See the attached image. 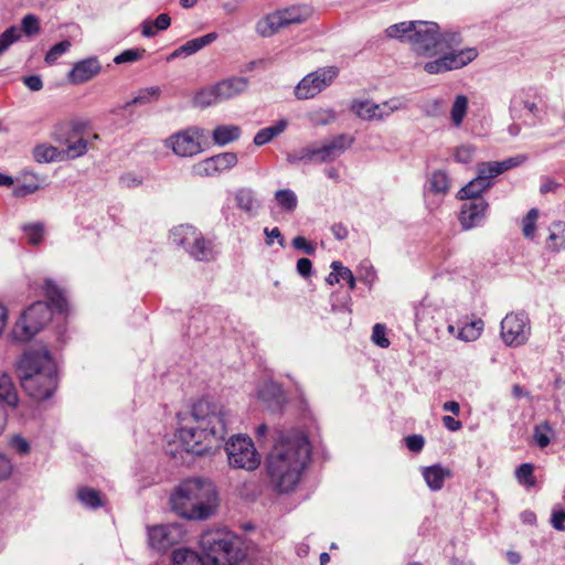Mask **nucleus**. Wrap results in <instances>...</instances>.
<instances>
[{
  "mask_svg": "<svg viewBox=\"0 0 565 565\" xmlns=\"http://www.w3.org/2000/svg\"><path fill=\"white\" fill-rule=\"evenodd\" d=\"M311 456L308 437L299 429L277 431L276 441L267 456L266 468L273 487L288 493L296 489Z\"/></svg>",
  "mask_w": 565,
  "mask_h": 565,
  "instance_id": "obj_1",
  "label": "nucleus"
},
{
  "mask_svg": "<svg viewBox=\"0 0 565 565\" xmlns=\"http://www.w3.org/2000/svg\"><path fill=\"white\" fill-rule=\"evenodd\" d=\"M230 426V414L225 407L209 398L193 403L190 423L178 429V437L188 452L202 456L218 448Z\"/></svg>",
  "mask_w": 565,
  "mask_h": 565,
  "instance_id": "obj_2",
  "label": "nucleus"
},
{
  "mask_svg": "<svg viewBox=\"0 0 565 565\" xmlns=\"http://www.w3.org/2000/svg\"><path fill=\"white\" fill-rule=\"evenodd\" d=\"M17 373L21 386L34 401H46L57 390V365L46 349L25 351L17 362Z\"/></svg>",
  "mask_w": 565,
  "mask_h": 565,
  "instance_id": "obj_3",
  "label": "nucleus"
},
{
  "mask_svg": "<svg viewBox=\"0 0 565 565\" xmlns=\"http://www.w3.org/2000/svg\"><path fill=\"white\" fill-rule=\"evenodd\" d=\"M171 507L175 513L188 520H206L218 505L215 484L202 478L181 482L171 495Z\"/></svg>",
  "mask_w": 565,
  "mask_h": 565,
  "instance_id": "obj_4",
  "label": "nucleus"
},
{
  "mask_svg": "<svg viewBox=\"0 0 565 565\" xmlns=\"http://www.w3.org/2000/svg\"><path fill=\"white\" fill-rule=\"evenodd\" d=\"M401 39L404 40V38ZM405 40L417 56L433 58L423 66L428 74L461 68L478 55L473 47L454 50L447 38H405Z\"/></svg>",
  "mask_w": 565,
  "mask_h": 565,
  "instance_id": "obj_5",
  "label": "nucleus"
},
{
  "mask_svg": "<svg viewBox=\"0 0 565 565\" xmlns=\"http://www.w3.org/2000/svg\"><path fill=\"white\" fill-rule=\"evenodd\" d=\"M44 292L49 302L35 301L21 315L12 330L13 339L21 342L30 341L52 319L53 311L63 313L66 310L64 294L52 279L45 280Z\"/></svg>",
  "mask_w": 565,
  "mask_h": 565,
  "instance_id": "obj_6",
  "label": "nucleus"
},
{
  "mask_svg": "<svg viewBox=\"0 0 565 565\" xmlns=\"http://www.w3.org/2000/svg\"><path fill=\"white\" fill-rule=\"evenodd\" d=\"M200 547L210 565H235L245 557L241 539L225 529L202 533Z\"/></svg>",
  "mask_w": 565,
  "mask_h": 565,
  "instance_id": "obj_7",
  "label": "nucleus"
},
{
  "mask_svg": "<svg viewBox=\"0 0 565 565\" xmlns=\"http://www.w3.org/2000/svg\"><path fill=\"white\" fill-rule=\"evenodd\" d=\"M170 238L174 245L182 247L190 257L198 262H210L214 258L212 242L190 224L173 227Z\"/></svg>",
  "mask_w": 565,
  "mask_h": 565,
  "instance_id": "obj_8",
  "label": "nucleus"
},
{
  "mask_svg": "<svg viewBox=\"0 0 565 565\" xmlns=\"http://www.w3.org/2000/svg\"><path fill=\"white\" fill-rule=\"evenodd\" d=\"M312 14L313 9L309 4L291 6L267 14L257 23L256 29L259 35H274L292 24L306 22Z\"/></svg>",
  "mask_w": 565,
  "mask_h": 565,
  "instance_id": "obj_9",
  "label": "nucleus"
},
{
  "mask_svg": "<svg viewBox=\"0 0 565 565\" xmlns=\"http://www.w3.org/2000/svg\"><path fill=\"white\" fill-rule=\"evenodd\" d=\"M230 466L248 471L255 470L260 463L252 439L241 435L233 436L225 445Z\"/></svg>",
  "mask_w": 565,
  "mask_h": 565,
  "instance_id": "obj_10",
  "label": "nucleus"
},
{
  "mask_svg": "<svg viewBox=\"0 0 565 565\" xmlns=\"http://www.w3.org/2000/svg\"><path fill=\"white\" fill-rule=\"evenodd\" d=\"M337 66L320 67L306 75L296 86L295 96L298 99H309L331 86L339 75Z\"/></svg>",
  "mask_w": 565,
  "mask_h": 565,
  "instance_id": "obj_11",
  "label": "nucleus"
},
{
  "mask_svg": "<svg viewBox=\"0 0 565 565\" xmlns=\"http://www.w3.org/2000/svg\"><path fill=\"white\" fill-rule=\"evenodd\" d=\"M501 338L507 345L520 347L531 334L530 319L523 311L511 312L501 321Z\"/></svg>",
  "mask_w": 565,
  "mask_h": 565,
  "instance_id": "obj_12",
  "label": "nucleus"
},
{
  "mask_svg": "<svg viewBox=\"0 0 565 565\" xmlns=\"http://www.w3.org/2000/svg\"><path fill=\"white\" fill-rule=\"evenodd\" d=\"M509 111L513 119H523L530 125L535 122L541 113L530 89H521L512 96Z\"/></svg>",
  "mask_w": 565,
  "mask_h": 565,
  "instance_id": "obj_13",
  "label": "nucleus"
},
{
  "mask_svg": "<svg viewBox=\"0 0 565 565\" xmlns=\"http://www.w3.org/2000/svg\"><path fill=\"white\" fill-rule=\"evenodd\" d=\"M199 129L191 127L173 134L167 139V146L179 157H193L202 151Z\"/></svg>",
  "mask_w": 565,
  "mask_h": 565,
  "instance_id": "obj_14",
  "label": "nucleus"
},
{
  "mask_svg": "<svg viewBox=\"0 0 565 565\" xmlns=\"http://www.w3.org/2000/svg\"><path fill=\"white\" fill-rule=\"evenodd\" d=\"M183 537V530L178 524L156 525L148 527L149 546L163 553L174 544L179 543Z\"/></svg>",
  "mask_w": 565,
  "mask_h": 565,
  "instance_id": "obj_15",
  "label": "nucleus"
},
{
  "mask_svg": "<svg viewBox=\"0 0 565 565\" xmlns=\"http://www.w3.org/2000/svg\"><path fill=\"white\" fill-rule=\"evenodd\" d=\"M459 222L465 231L481 226L487 217L489 203L486 199L462 200Z\"/></svg>",
  "mask_w": 565,
  "mask_h": 565,
  "instance_id": "obj_16",
  "label": "nucleus"
},
{
  "mask_svg": "<svg viewBox=\"0 0 565 565\" xmlns=\"http://www.w3.org/2000/svg\"><path fill=\"white\" fill-rule=\"evenodd\" d=\"M439 25L431 21L399 22L386 29V35H439Z\"/></svg>",
  "mask_w": 565,
  "mask_h": 565,
  "instance_id": "obj_17",
  "label": "nucleus"
},
{
  "mask_svg": "<svg viewBox=\"0 0 565 565\" xmlns=\"http://www.w3.org/2000/svg\"><path fill=\"white\" fill-rule=\"evenodd\" d=\"M102 71V64L97 57L90 56L74 64L67 74L70 83L74 85L84 84L93 79Z\"/></svg>",
  "mask_w": 565,
  "mask_h": 565,
  "instance_id": "obj_18",
  "label": "nucleus"
},
{
  "mask_svg": "<svg viewBox=\"0 0 565 565\" xmlns=\"http://www.w3.org/2000/svg\"><path fill=\"white\" fill-rule=\"evenodd\" d=\"M492 186V180L483 167L478 163L477 177L462 186L457 193L459 200L484 199L481 194Z\"/></svg>",
  "mask_w": 565,
  "mask_h": 565,
  "instance_id": "obj_19",
  "label": "nucleus"
},
{
  "mask_svg": "<svg viewBox=\"0 0 565 565\" xmlns=\"http://www.w3.org/2000/svg\"><path fill=\"white\" fill-rule=\"evenodd\" d=\"M354 142V138L347 135L341 134L338 135L330 140L326 141L321 147H318V163L333 161L341 153L345 151Z\"/></svg>",
  "mask_w": 565,
  "mask_h": 565,
  "instance_id": "obj_20",
  "label": "nucleus"
},
{
  "mask_svg": "<svg viewBox=\"0 0 565 565\" xmlns=\"http://www.w3.org/2000/svg\"><path fill=\"white\" fill-rule=\"evenodd\" d=\"M249 85L247 77L233 76L216 83L218 99L221 102L234 98L244 93Z\"/></svg>",
  "mask_w": 565,
  "mask_h": 565,
  "instance_id": "obj_21",
  "label": "nucleus"
},
{
  "mask_svg": "<svg viewBox=\"0 0 565 565\" xmlns=\"http://www.w3.org/2000/svg\"><path fill=\"white\" fill-rule=\"evenodd\" d=\"M236 207L247 214L249 217L257 215L262 206L256 192L250 188H239L234 192Z\"/></svg>",
  "mask_w": 565,
  "mask_h": 565,
  "instance_id": "obj_22",
  "label": "nucleus"
},
{
  "mask_svg": "<svg viewBox=\"0 0 565 565\" xmlns=\"http://www.w3.org/2000/svg\"><path fill=\"white\" fill-rule=\"evenodd\" d=\"M382 106L370 99H354L350 110L362 120H383Z\"/></svg>",
  "mask_w": 565,
  "mask_h": 565,
  "instance_id": "obj_23",
  "label": "nucleus"
},
{
  "mask_svg": "<svg viewBox=\"0 0 565 565\" xmlns=\"http://www.w3.org/2000/svg\"><path fill=\"white\" fill-rule=\"evenodd\" d=\"M527 161L526 154H518L515 157L507 158L502 161H487V162H480V164L483 167L486 172L488 173V177L493 180L498 175L502 174L503 172L520 167L524 162Z\"/></svg>",
  "mask_w": 565,
  "mask_h": 565,
  "instance_id": "obj_24",
  "label": "nucleus"
},
{
  "mask_svg": "<svg viewBox=\"0 0 565 565\" xmlns=\"http://www.w3.org/2000/svg\"><path fill=\"white\" fill-rule=\"evenodd\" d=\"M527 161L526 154H518L515 157L507 158L502 161H487V162H480V164L483 167L486 172L488 173V177L493 180L498 175L502 174L503 172L520 167L524 162Z\"/></svg>",
  "mask_w": 565,
  "mask_h": 565,
  "instance_id": "obj_25",
  "label": "nucleus"
},
{
  "mask_svg": "<svg viewBox=\"0 0 565 565\" xmlns=\"http://www.w3.org/2000/svg\"><path fill=\"white\" fill-rule=\"evenodd\" d=\"M527 161L526 154H518L515 157L507 158L502 161H487V162H480V164L483 167L486 172L488 173V177L493 180L498 175L502 174L503 172L520 167L524 162Z\"/></svg>",
  "mask_w": 565,
  "mask_h": 565,
  "instance_id": "obj_26",
  "label": "nucleus"
},
{
  "mask_svg": "<svg viewBox=\"0 0 565 565\" xmlns=\"http://www.w3.org/2000/svg\"><path fill=\"white\" fill-rule=\"evenodd\" d=\"M422 475L427 487L431 491H438L443 488L445 480L451 477V471L440 465H433L424 467Z\"/></svg>",
  "mask_w": 565,
  "mask_h": 565,
  "instance_id": "obj_27",
  "label": "nucleus"
},
{
  "mask_svg": "<svg viewBox=\"0 0 565 565\" xmlns=\"http://www.w3.org/2000/svg\"><path fill=\"white\" fill-rule=\"evenodd\" d=\"M89 127V121L85 119H74L70 122L60 121L53 127V137L57 141H63V135L72 137L82 135Z\"/></svg>",
  "mask_w": 565,
  "mask_h": 565,
  "instance_id": "obj_28",
  "label": "nucleus"
},
{
  "mask_svg": "<svg viewBox=\"0 0 565 565\" xmlns=\"http://www.w3.org/2000/svg\"><path fill=\"white\" fill-rule=\"evenodd\" d=\"M288 127L287 119H279L275 125L260 129L254 137V145L262 147L282 134Z\"/></svg>",
  "mask_w": 565,
  "mask_h": 565,
  "instance_id": "obj_29",
  "label": "nucleus"
},
{
  "mask_svg": "<svg viewBox=\"0 0 565 565\" xmlns=\"http://www.w3.org/2000/svg\"><path fill=\"white\" fill-rule=\"evenodd\" d=\"M0 402L8 406L15 407L19 402L17 388L12 379L7 373L0 372Z\"/></svg>",
  "mask_w": 565,
  "mask_h": 565,
  "instance_id": "obj_30",
  "label": "nucleus"
},
{
  "mask_svg": "<svg viewBox=\"0 0 565 565\" xmlns=\"http://www.w3.org/2000/svg\"><path fill=\"white\" fill-rule=\"evenodd\" d=\"M215 38H194L188 41L185 44L179 46L169 56L168 60H174L182 56H190L196 53L202 47L209 45Z\"/></svg>",
  "mask_w": 565,
  "mask_h": 565,
  "instance_id": "obj_31",
  "label": "nucleus"
},
{
  "mask_svg": "<svg viewBox=\"0 0 565 565\" xmlns=\"http://www.w3.org/2000/svg\"><path fill=\"white\" fill-rule=\"evenodd\" d=\"M242 130L236 125H220L213 130V140L218 146H225L230 142L237 140L241 137Z\"/></svg>",
  "mask_w": 565,
  "mask_h": 565,
  "instance_id": "obj_32",
  "label": "nucleus"
},
{
  "mask_svg": "<svg viewBox=\"0 0 565 565\" xmlns=\"http://www.w3.org/2000/svg\"><path fill=\"white\" fill-rule=\"evenodd\" d=\"M450 188V179L446 171L436 170L427 180V189L429 192L438 195H445Z\"/></svg>",
  "mask_w": 565,
  "mask_h": 565,
  "instance_id": "obj_33",
  "label": "nucleus"
},
{
  "mask_svg": "<svg viewBox=\"0 0 565 565\" xmlns=\"http://www.w3.org/2000/svg\"><path fill=\"white\" fill-rule=\"evenodd\" d=\"M218 103L222 102L218 99L216 84L199 89L193 97V105L200 108H206Z\"/></svg>",
  "mask_w": 565,
  "mask_h": 565,
  "instance_id": "obj_34",
  "label": "nucleus"
},
{
  "mask_svg": "<svg viewBox=\"0 0 565 565\" xmlns=\"http://www.w3.org/2000/svg\"><path fill=\"white\" fill-rule=\"evenodd\" d=\"M72 136L63 135L62 143H66V149L62 150L63 159H76L87 152L88 142L84 138H78L76 141H71Z\"/></svg>",
  "mask_w": 565,
  "mask_h": 565,
  "instance_id": "obj_35",
  "label": "nucleus"
},
{
  "mask_svg": "<svg viewBox=\"0 0 565 565\" xmlns=\"http://www.w3.org/2000/svg\"><path fill=\"white\" fill-rule=\"evenodd\" d=\"M171 565H206V562L192 550L178 548L172 553Z\"/></svg>",
  "mask_w": 565,
  "mask_h": 565,
  "instance_id": "obj_36",
  "label": "nucleus"
},
{
  "mask_svg": "<svg viewBox=\"0 0 565 565\" xmlns=\"http://www.w3.org/2000/svg\"><path fill=\"white\" fill-rule=\"evenodd\" d=\"M161 88L159 86L145 87L138 90L137 95L121 108L127 109L131 105H148L159 99Z\"/></svg>",
  "mask_w": 565,
  "mask_h": 565,
  "instance_id": "obj_37",
  "label": "nucleus"
},
{
  "mask_svg": "<svg viewBox=\"0 0 565 565\" xmlns=\"http://www.w3.org/2000/svg\"><path fill=\"white\" fill-rule=\"evenodd\" d=\"M33 158L39 163L63 160V152L54 146L39 145L33 150Z\"/></svg>",
  "mask_w": 565,
  "mask_h": 565,
  "instance_id": "obj_38",
  "label": "nucleus"
},
{
  "mask_svg": "<svg viewBox=\"0 0 565 565\" xmlns=\"http://www.w3.org/2000/svg\"><path fill=\"white\" fill-rule=\"evenodd\" d=\"M258 396L265 402H273L280 406L284 402L281 386L273 381L265 382L258 391Z\"/></svg>",
  "mask_w": 565,
  "mask_h": 565,
  "instance_id": "obj_39",
  "label": "nucleus"
},
{
  "mask_svg": "<svg viewBox=\"0 0 565 565\" xmlns=\"http://www.w3.org/2000/svg\"><path fill=\"white\" fill-rule=\"evenodd\" d=\"M275 200L278 206L287 213H292L298 206V198L296 193L290 189L276 191Z\"/></svg>",
  "mask_w": 565,
  "mask_h": 565,
  "instance_id": "obj_40",
  "label": "nucleus"
},
{
  "mask_svg": "<svg viewBox=\"0 0 565 565\" xmlns=\"http://www.w3.org/2000/svg\"><path fill=\"white\" fill-rule=\"evenodd\" d=\"M318 149L317 147H303L299 150H296L291 153H288L287 161L291 164H297L300 162L303 163H310L315 162L318 163Z\"/></svg>",
  "mask_w": 565,
  "mask_h": 565,
  "instance_id": "obj_41",
  "label": "nucleus"
},
{
  "mask_svg": "<svg viewBox=\"0 0 565 565\" xmlns=\"http://www.w3.org/2000/svg\"><path fill=\"white\" fill-rule=\"evenodd\" d=\"M546 247L553 252L565 249V223L558 222L553 225Z\"/></svg>",
  "mask_w": 565,
  "mask_h": 565,
  "instance_id": "obj_42",
  "label": "nucleus"
},
{
  "mask_svg": "<svg viewBox=\"0 0 565 565\" xmlns=\"http://www.w3.org/2000/svg\"><path fill=\"white\" fill-rule=\"evenodd\" d=\"M514 477L521 486L527 489L533 488L536 484L534 466L530 462L520 465L514 471Z\"/></svg>",
  "mask_w": 565,
  "mask_h": 565,
  "instance_id": "obj_43",
  "label": "nucleus"
},
{
  "mask_svg": "<svg viewBox=\"0 0 565 565\" xmlns=\"http://www.w3.org/2000/svg\"><path fill=\"white\" fill-rule=\"evenodd\" d=\"M484 323L481 319L466 323L462 328L459 329L457 338L466 342L475 341L481 335Z\"/></svg>",
  "mask_w": 565,
  "mask_h": 565,
  "instance_id": "obj_44",
  "label": "nucleus"
},
{
  "mask_svg": "<svg viewBox=\"0 0 565 565\" xmlns=\"http://www.w3.org/2000/svg\"><path fill=\"white\" fill-rule=\"evenodd\" d=\"M380 105L382 106L381 111L384 120L395 111L408 109L409 99L406 96H396L381 103Z\"/></svg>",
  "mask_w": 565,
  "mask_h": 565,
  "instance_id": "obj_45",
  "label": "nucleus"
},
{
  "mask_svg": "<svg viewBox=\"0 0 565 565\" xmlns=\"http://www.w3.org/2000/svg\"><path fill=\"white\" fill-rule=\"evenodd\" d=\"M79 502L89 509H97L103 505V500L99 491L93 488H81L77 491Z\"/></svg>",
  "mask_w": 565,
  "mask_h": 565,
  "instance_id": "obj_46",
  "label": "nucleus"
},
{
  "mask_svg": "<svg viewBox=\"0 0 565 565\" xmlns=\"http://www.w3.org/2000/svg\"><path fill=\"white\" fill-rule=\"evenodd\" d=\"M468 109V98L465 95H457L450 111V119L456 127H460Z\"/></svg>",
  "mask_w": 565,
  "mask_h": 565,
  "instance_id": "obj_47",
  "label": "nucleus"
},
{
  "mask_svg": "<svg viewBox=\"0 0 565 565\" xmlns=\"http://www.w3.org/2000/svg\"><path fill=\"white\" fill-rule=\"evenodd\" d=\"M171 24V18L168 13H160L154 21H145L142 23V35H154L156 31H164Z\"/></svg>",
  "mask_w": 565,
  "mask_h": 565,
  "instance_id": "obj_48",
  "label": "nucleus"
},
{
  "mask_svg": "<svg viewBox=\"0 0 565 565\" xmlns=\"http://www.w3.org/2000/svg\"><path fill=\"white\" fill-rule=\"evenodd\" d=\"M337 118V114L331 108H319L308 114V119L312 126H327L333 122Z\"/></svg>",
  "mask_w": 565,
  "mask_h": 565,
  "instance_id": "obj_49",
  "label": "nucleus"
},
{
  "mask_svg": "<svg viewBox=\"0 0 565 565\" xmlns=\"http://www.w3.org/2000/svg\"><path fill=\"white\" fill-rule=\"evenodd\" d=\"M553 434V428L548 424V422H543L534 427L533 439L535 445L544 449L551 443V435Z\"/></svg>",
  "mask_w": 565,
  "mask_h": 565,
  "instance_id": "obj_50",
  "label": "nucleus"
},
{
  "mask_svg": "<svg viewBox=\"0 0 565 565\" xmlns=\"http://www.w3.org/2000/svg\"><path fill=\"white\" fill-rule=\"evenodd\" d=\"M192 173L196 177H215L218 174L213 156L193 164Z\"/></svg>",
  "mask_w": 565,
  "mask_h": 565,
  "instance_id": "obj_51",
  "label": "nucleus"
},
{
  "mask_svg": "<svg viewBox=\"0 0 565 565\" xmlns=\"http://www.w3.org/2000/svg\"><path fill=\"white\" fill-rule=\"evenodd\" d=\"M213 159L218 174L231 170L237 164L238 161L235 152H222L213 156Z\"/></svg>",
  "mask_w": 565,
  "mask_h": 565,
  "instance_id": "obj_52",
  "label": "nucleus"
},
{
  "mask_svg": "<svg viewBox=\"0 0 565 565\" xmlns=\"http://www.w3.org/2000/svg\"><path fill=\"white\" fill-rule=\"evenodd\" d=\"M22 231L31 245H39L44 236V226L41 223L24 224Z\"/></svg>",
  "mask_w": 565,
  "mask_h": 565,
  "instance_id": "obj_53",
  "label": "nucleus"
},
{
  "mask_svg": "<svg viewBox=\"0 0 565 565\" xmlns=\"http://www.w3.org/2000/svg\"><path fill=\"white\" fill-rule=\"evenodd\" d=\"M331 269L338 270V277L348 282L349 288L353 290L355 288V278L348 267L343 266L341 262L334 260L331 263Z\"/></svg>",
  "mask_w": 565,
  "mask_h": 565,
  "instance_id": "obj_54",
  "label": "nucleus"
},
{
  "mask_svg": "<svg viewBox=\"0 0 565 565\" xmlns=\"http://www.w3.org/2000/svg\"><path fill=\"white\" fill-rule=\"evenodd\" d=\"M359 279L366 285H372L376 278L375 269L372 264L364 260L358 268Z\"/></svg>",
  "mask_w": 565,
  "mask_h": 565,
  "instance_id": "obj_55",
  "label": "nucleus"
},
{
  "mask_svg": "<svg viewBox=\"0 0 565 565\" xmlns=\"http://www.w3.org/2000/svg\"><path fill=\"white\" fill-rule=\"evenodd\" d=\"M539 217V211L531 209L523 220V235L527 238H532L535 233V222Z\"/></svg>",
  "mask_w": 565,
  "mask_h": 565,
  "instance_id": "obj_56",
  "label": "nucleus"
},
{
  "mask_svg": "<svg viewBox=\"0 0 565 565\" xmlns=\"http://www.w3.org/2000/svg\"><path fill=\"white\" fill-rule=\"evenodd\" d=\"M71 47V43L67 40L61 41L50 49V51L45 55V62L47 64H53L60 56H62L68 49Z\"/></svg>",
  "mask_w": 565,
  "mask_h": 565,
  "instance_id": "obj_57",
  "label": "nucleus"
},
{
  "mask_svg": "<svg viewBox=\"0 0 565 565\" xmlns=\"http://www.w3.org/2000/svg\"><path fill=\"white\" fill-rule=\"evenodd\" d=\"M372 341L379 345L380 348H387L390 345V340L386 338V328L381 323H376L373 327L372 332Z\"/></svg>",
  "mask_w": 565,
  "mask_h": 565,
  "instance_id": "obj_58",
  "label": "nucleus"
},
{
  "mask_svg": "<svg viewBox=\"0 0 565 565\" xmlns=\"http://www.w3.org/2000/svg\"><path fill=\"white\" fill-rule=\"evenodd\" d=\"M143 52H145L143 50L128 49V50H125L124 52H121L120 54H118L117 56H115L114 62L116 64L131 63V62L139 60L141 57V55L143 54Z\"/></svg>",
  "mask_w": 565,
  "mask_h": 565,
  "instance_id": "obj_59",
  "label": "nucleus"
},
{
  "mask_svg": "<svg viewBox=\"0 0 565 565\" xmlns=\"http://www.w3.org/2000/svg\"><path fill=\"white\" fill-rule=\"evenodd\" d=\"M551 525L557 531H565V509L558 505L553 507L551 513Z\"/></svg>",
  "mask_w": 565,
  "mask_h": 565,
  "instance_id": "obj_60",
  "label": "nucleus"
},
{
  "mask_svg": "<svg viewBox=\"0 0 565 565\" xmlns=\"http://www.w3.org/2000/svg\"><path fill=\"white\" fill-rule=\"evenodd\" d=\"M291 245H292L294 248L302 250L307 255H313L316 253V249H317L316 248V244L309 242L303 236H296L292 239Z\"/></svg>",
  "mask_w": 565,
  "mask_h": 565,
  "instance_id": "obj_61",
  "label": "nucleus"
},
{
  "mask_svg": "<svg viewBox=\"0 0 565 565\" xmlns=\"http://www.w3.org/2000/svg\"><path fill=\"white\" fill-rule=\"evenodd\" d=\"M22 31L25 35H32L40 31L39 19L34 14H26L22 19Z\"/></svg>",
  "mask_w": 565,
  "mask_h": 565,
  "instance_id": "obj_62",
  "label": "nucleus"
},
{
  "mask_svg": "<svg viewBox=\"0 0 565 565\" xmlns=\"http://www.w3.org/2000/svg\"><path fill=\"white\" fill-rule=\"evenodd\" d=\"M475 148L463 145L456 149L455 159L460 163H468L472 160Z\"/></svg>",
  "mask_w": 565,
  "mask_h": 565,
  "instance_id": "obj_63",
  "label": "nucleus"
},
{
  "mask_svg": "<svg viewBox=\"0 0 565 565\" xmlns=\"http://www.w3.org/2000/svg\"><path fill=\"white\" fill-rule=\"evenodd\" d=\"M434 309L426 305L425 302H422L419 306L415 308V320L416 323H426L428 322L429 318H433Z\"/></svg>",
  "mask_w": 565,
  "mask_h": 565,
  "instance_id": "obj_64",
  "label": "nucleus"
}]
</instances>
